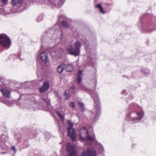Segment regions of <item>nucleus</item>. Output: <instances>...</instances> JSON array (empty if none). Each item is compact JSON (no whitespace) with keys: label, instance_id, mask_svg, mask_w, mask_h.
Wrapping results in <instances>:
<instances>
[{"label":"nucleus","instance_id":"obj_10","mask_svg":"<svg viewBox=\"0 0 156 156\" xmlns=\"http://www.w3.org/2000/svg\"><path fill=\"white\" fill-rule=\"evenodd\" d=\"M40 56L42 61L45 62L46 66H49L50 62L48 61V56L46 53L44 52H41L40 53Z\"/></svg>","mask_w":156,"mask_h":156},{"label":"nucleus","instance_id":"obj_6","mask_svg":"<svg viewBox=\"0 0 156 156\" xmlns=\"http://www.w3.org/2000/svg\"><path fill=\"white\" fill-rule=\"evenodd\" d=\"M67 153L68 156H76V151H75L74 147L69 143H68L67 145Z\"/></svg>","mask_w":156,"mask_h":156},{"label":"nucleus","instance_id":"obj_20","mask_svg":"<svg viewBox=\"0 0 156 156\" xmlns=\"http://www.w3.org/2000/svg\"><path fill=\"white\" fill-rule=\"evenodd\" d=\"M95 7L99 9L100 12L102 14H105L106 13V12L104 11L103 8L101 5L99 4L95 6Z\"/></svg>","mask_w":156,"mask_h":156},{"label":"nucleus","instance_id":"obj_5","mask_svg":"<svg viewBox=\"0 0 156 156\" xmlns=\"http://www.w3.org/2000/svg\"><path fill=\"white\" fill-rule=\"evenodd\" d=\"M67 122L69 126L68 128V135L73 141H75L76 138L75 133L74 132V129L73 128V123L70 120H67Z\"/></svg>","mask_w":156,"mask_h":156},{"label":"nucleus","instance_id":"obj_1","mask_svg":"<svg viewBox=\"0 0 156 156\" xmlns=\"http://www.w3.org/2000/svg\"><path fill=\"white\" fill-rule=\"evenodd\" d=\"M81 44L79 41H77L73 45H70L68 46L66 48V50L68 51V53L75 56L80 55V48Z\"/></svg>","mask_w":156,"mask_h":156},{"label":"nucleus","instance_id":"obj_36","mask_svg":"<svg viewBox=\"0 0 156 156\" xmlns=\"http://www.w3.org/2000/svg\"><path fill=\"white\" fill-rule=\"evenodd\" d=\"M101 151L102 152L104 151V148L103 147H101Z\"/></svg>","mask_w":156,"mask_h":156},{"label":"nucleus","instance_id":"obj_23","mask_svg":"<svg viewBox=\"0 0 156 156\" xmlns=\"http://www.w3.org/2000/svg\"><path fill=\"white\" fill-rule=\"evenodd\" d=\"M78 104L80 106V108L82 110V112H83L84 109V104L81 102H78Z\"/></svg>","mask_w":156,"mask_h":156},{"label":"nucleus","instance_id":"obj_35","mask_svg":"<svg viewBox=\"0 0 156 156\" xmlns=\"http://www.w3.org/2000/svg\"><path fill=\"white\" fill-rule=\"evenodd\" d=\"M12 149L14 150V151H16V150L15 149V146H13L12 147Z\"/></svg>","mask_w":156,"mask_h":156},{"label":"nucleus","instance_id":"obj_38","mask_svg":"<svg viewBox=\"0 0 156 156\" xmlns=\"http://www.w3.org/2000/svg\"><path fill=\"white\" fill-rule=\"evenodd\" d=\"M107 5H110V4H107Z\"/></svg>","mask_w":156,"mask_h":156},{"label":"nucleus","instance_id":"obj_8","mask_svg":"<svg viewBox=\"0 0 156 156\" xmlns=\"http://www.w3.org/2000/svg\"><path fill=\"white\" fill-rule=\"evenodd\" d=\"M96 152L94 149L91 147L87 148V151H83L82 154V156H96Z\"/></svg>","mask_w":156,"mask_h":156},{"label":"nucleus","instance_id":"obj_31","mask_svg":"<svg viewBox=\"0 0 156 156\" xmlns=\"http://www.w3.org/2000/svg\"><path fill=\"white\" fill-rule=\"evenodd\" d=\"M143 72L145 74H147L150 73V72L149 70H146L144 71Z\"/></svg>","mask_w":156,"mask_h":156},{"label":"nucleus","instance_id":"obj_22","mask_svg":"<svg viewBox=\"0 0 156 156\" xmlns=\"http://www.w3.org/2000/svg\"><path fill=\"white\" fill-rule=\"evenodd\" d=\"M65 0H60L58 2L57 6L58 8H60L64 4Z\"/></svg>","mask_w":156,"mask_h":156},{"label":"nucleus","instance_id":"obj_15","mask_svg":"<svg viewBox=\"0 0 156 156\" xmlns=\"http://www.w3.org/2000/svg\"><path fill=\"white\" fill-rule=\"evenodd\" d=\"M0 91L2 92L4 96L8 98L10 97V91L5 88L1 89Z\"/></svg>","mask_w":156,"mask_h":156},{"label":"nucleus","instance_id":"obj_25","mask_svg":"<svg viewBox=\"0 0 156 156\" xmlns=\"http://www.w3.org/2000/svg\"><path fill=\"white\" fill-rule=\"evenodd\" d=\"M42 100L45 102L47 105H49L50 104V101L48 99H45L44 98L42 99Z\"/></svg>","mask_w":156,"mask_h":156},{"label":"nucleus","instance_id":"obj_32","mask_svg":"<svg viewBox=\"0 0 156 156\" xmlns=\"http://www.w3.org/2000/svg\"><path fill=\"white\" fill-rule=\"evenodd\" d=\"M2 103H4L6 105H9V103L7 101H2Z\"/></svg>","mask_w":156,"mask_h":156},{"label":"nucleus","instance_id":"obj_34","mask_svg":"<svg viewBox=\"0 0 156 156\" xmlns=\"http://www.w3.org/2000/svg\"><path fill=\"white\" fill-rule=\"evenodd\" d=\"M75 88H76V87L75 86H72L71 87V89L72 90H73L75 89Z\"/></svg>","mask_w":156,"mask_h":156},{"label":"nucleus","instance_id":"obj_17","mask_svg":"<svg viewBox=\"0 0 156 156\" xmlns=\"http://www.w3.org/2000/svg\"><path fill=\"white\" fill-rule=\"evenodd\" d=\"M65 64H62L59 65L57 69V71L58 73H61L65 68Z\"/></svg>","mask_w":156,"mask_h":156},{"label":"nucleus","instance_id":"obj_19","mask_svg":"<svg viewBox=\"0 0 156 156\" xmlns=\"http://www.w3.org/2000/svg\"><path fill=\"white\" fill-rule=\"evenodd\" d=\"M82 75V71L80 70L77 75V83H80L81 82L82 78L81 77Z\"/></svg>","mask_w":156,"mask_h":156},{"label":"nucleus","instance_id":"obj_24","mask_svg":"<svg viewBox=\"0 0 156 156\" xmlns=\"http://www.w3.org/2000/svg\"><path fill=\"white\" fill-rule=\"evenodd\" d=\"M138 115L139 116V117L136 118L137 120L140 119L144 115V113L143 112H138L137 113Z\"/></svg>","mask_w":156,"mask_h":156},{"label":"nucleus","instance_id":"obj_37","mask_svg":"<svg viewBox=\"0 0 156 156\" xmlns=\"http://www.w3.org/2000/svg\"><path fill=\"white\" fill-rule=\"evenodd\" d=\"M125 92V90H123L122 91V94H123V92Z\"/></svg>","mask_w":156,"mask_h":156},{"label":"nucleus","instance_id":"obj_27","mask_svg":"<svg viewBox=\"0 0 156 156\" xmlns=\"http://www.w3.org/2000/svg\"><path fill=\"white\" fill-rule=\"evenodd\" d=\"M55 93L56 97H58L59 100H61L62 99V98L60 95H59L58 92V91H55Z\"/></svg>","mask_w":156,"mask_h":156},{"label":"nucleus","instance_id":"obj_21","mask_svg":"<svg viewBox=\"0 0 156 156\" xmlns=\"http://www.w3.org/2000/svg\"><path fill=\"white\" fill-rule=\"evenodd\" d=\"M37 73H39L41 72L42 71V66L41 65H39L37 66Z\"/></svg>","mask_w":156,"mask_h":156},{"label":"nucleus","instance_id":"obj_13","mask_svg":"<svg viewBox=\"0 0 156 156\" xmlns=\"http://www.w3.org/2000/svg\"><path fill=\"white\" fill-rule=\"evenodd\" d=\"M49 87V83L48 81H45L43 83L42 86L40 88V93L43 92L47 90Z\"/></svg>","mask_w":156,"mask_h":156},{"label":"nucleus","instance_id":"obj_28","mask_svg":"<svg viewBox=\"0 0 156 156\" xmlns=\"http://www.w3.org/2000/svg\"><path fill=\"white\" fill-rule=\"evenodd\" d=\"M83 42L85 43V47L87 48H89V49H90V48L89 47V46L88 45V44L87 43V41H83Z\"/></svg>","mask_w":156,"mask_h":156},{"label":"nucleus","instance_id":"obj_18","mask_svg":"<svg viewBox=\"0 0 156 156\" xmlns=\"http://www.w3.org/2000/svg\"><path fill=\"white\" fill-rule=\"evenodd\" d=\"M66 71L71 72L73 70V67L71 65H65V67Z\"/></svg>","mask_w":156,"mask_h":156},{"label":"nucleus","instance_id":"obj_29","mask_svg":"<svg viewBox=\"0 0 156 156\" xmlns=\"http://www.w3.org/2000/svg\"><path fill=\"white\" fill-rule=\"evenodd\" d=\"M71 106L72 108H74L75 106V103L73 102H72L71 103V105L70 106Z\"/></svg>","mask_w":156,"mask_h":156},{"label":"nucleus","instance_id":"obj_11","mask_svg":"<svg viewBox=\"0 0 156 156\" xmlns=\"http://www.w3.org/2000/svg\"><path fill=\"white\" fill-rule=\"evenodd\" d=\"M49 87V83L48 81H45L43 83L42 86L40 88V93L43 92L47 90Z\"/></svg>","mask_w":156,"mask_h":156},{"label":"nucleus","instance_id":"obj_30","mask_svg":"<svg viewBox=\"0 0 156 156\" xmlns=\"http://www.w3.org/2000/svg\"><path fill=\"white\" fill-rule=\"evenodd\" d=\"M66 91H66L65 93V95H66V100H68L70 98V96L69 95H68L67 94V93H66Z\"/></svg>","mask_w":156,"mask_h":156},{"label":"nucleus","instance_id":"obj_14","mask_svg":"<svg viewBox=\"0 0 156 156\" xmlns=\"http://www.w3.org/2000/svg\"><path fill=\"white\" fill-rule=\"evenodd\" d=\"M49 87V83L48 81H45L43 83L42 86L40 88V93L43 92L47 90Z\"/></svg>","mask_w":156,"mask_h":156},{"label":"nucleus","instance_id":"obj_7","mask_svg":"<svg viewBox=\"0 0 156 156\" xmlns=\"http://www.w3.org/2000/svg\"><path fill=\"white\" fill-rule=\"evenodd\" d=\"M8 139V136L5 134L2 135L0 139V149L3 150H6L7 147L5 145V143Z\"/></svg>","mask_w":156,"mask_h":156},{"label":"nucleus","instance_id":"obj_16","mask_svg":"<svg viewBox=\"0 0 156 156\" xmlns=\"http://www.w3.org/2000/svg\"><path fill=\"white\" fill-rule=\"evenodd\" d=\"M23 0H12L11 3L12 5L20 6L22 4Z\"/></svg>","mask_w":156,"mask_h":156},{"label":"nucleus","instance_id":"obj_33","mask_svg":"<svg viewBox=\"0 0 156 156\" xmlns=\"http://www.w3.org/2000/svg\"><path fill=\"white\" fill-rule=\"evenodd\" d=\"M2 1L3 4H6L8 0H2Z\"/></svg>","mask_w":156,"mask_h":156},{"label":"nucleus","instance_id":"obj_9","mask_svg":"<svg viewBox=\"0 0 156 156\" xmlns=\"http://www.w3.org/2000/svg\"><path fill=\"white\" fill-rule=\"evenodd\" d=\"M59 21L61 23L62 26L66 28L69 27V24L67 21L66 18L63 16L61 15L58 17Z\"/></svg>","mask_w":156,"mask_h":156},{"label":"nucleus","instance_id":"obj_12","mask_svg":"<svg viewBox=\"0 0 156 156\" xmlns=\"http://www.w3.org/2000/svg\"><path fill=\"white\" fill-rule=\"evenodd\" d=\"M49 87V83L48 81H45L43 83L42 86L40 88V93L43 92L47 90Z\"/></svg>","mask_w":156,"mask_h":156},{"label":"nucleus","instance_id":"obj_26","mask_svg":"<svg viewBox=\"0 0 156 156\" xmlns=\"http://www.w3.org/2000/svg\"><path fill=\"white\" fill-rule=\"evenodd\" d=\"M57 114L59 117L61 119L62 121H64V116L63 115H62L61 114V113L59 112H58L57 113Z\"/></svg>","mask_w":156,"mask_h":156},{"label":"nucleus","instance_id":"obj_4","mask_svg":"<svg viewBox=\"0 0 156 156\" xmlns=\"http://www.w3.org/2000/svg\"><path fill=\"white\" fill-rule=\"evenodd\" d=\"M0 43L3 47H9L11 44L9 38L5 35H0Z\"/></svg>","mask_w":156,"mask_h":156},{"label":"nucleus","instance_id":"obj_3","mask_svg":"<svg viewBox=\"0 0 156 156\" xmlns=\"http://www.w3.org/2000/svg\"><path fill=\"white\" fill-rule=\"evenodd\" d=\"M91 97L94 99V108L96 110L95 117H97L100 114V107L99 98L97 94L95 93L91 95Z\"/></svg>","mask_w":156,"mask_h":156},{"label":"nucleus","instance_id":"obj_2","mask_svg":"<svg viewBox=\"0 0 156 156\" xmlns=\"http://www.w3.org/2000/svg\"><path fill=\"white\" fill-rule=\"evenodd\" d=\"M80 137L82 140H86L88 139L90 141H92L95 139L94 136L92 137L89 136L87 130L84 127L80 130Z\"/></svg>","mask_w":156,"mask_h":156}]
</instances>
